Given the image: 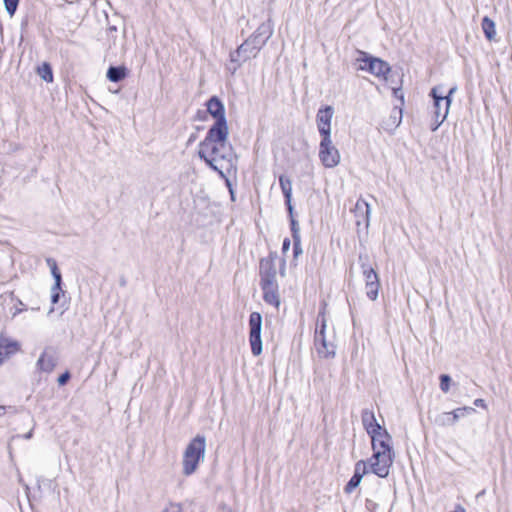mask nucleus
Returning a JSON list of instances; mask_svg holds the SVG:
<instances>
[{
  "mask_svg": "<svg viewBox=\"0 0 512 512\" xmlns=\"http://www.w3.org/2000/svg\"><path fill=\"white\" fill-rule=\"evenodd\" d=\"M229 128H226V134L223 132L222 136L213 134L208 130L205 138L199 143L198 156L201 160L213 170L224 177V173L215 164L217 160H225L231 162L233 157V148L228 142Z\"/></svg>",
  "mask_w": 512,
  "mask_h": 512,
  "instance_id": "1",
  "label": "nucleus"
},
{
  "mask_svg": "<svg viewBox=\"0 0 512 512\" xmlns=\"http://www.w3.org/2000/svg\"><path fill=\"white\" fill-rule=\"evenodd\" d=\"M278 257L276 251H270L267 257L259 261V285L263 292V300L266 304L279 309L281 299L279 286L276 279L277 271L275 261Z\"/></svg>",
  "mask_w": 512,
  "mask_h": 512,
  "instance_id": "2",
  "label": "nucleus"
},
{
  "mask_svg": "<svg viewBox=\"0 0 512 512\" xmlns=\"http://www.w3.org/2000/svg\"><path fill=\"white\" fill-rule=\"evenodd\" d=\"M371 445L373 454L369 459V467L378 477L386 478L395 456L391 440H378L373 436Z\"/></svg>",
  "mask_w": 512,
  "mask_h": 512,
  "instance_id": "3",
  "label": "nucleus"
},
{
  "mask_svg": "<svg viewBox=\"0 0 512 512\" xmlns=\"http://www.w3.org/2000/svg\"><path fill=\"white\" fill-rule=\"evenodd\" d=\"M326 302L321 303L316 321V329L314 335V345L320 357L334 358L336 354V346L333 342L328 341L326 337L327 319H326Z\"/></svg>",
  "mask_w": 512,
  "mask_h": 512,
  "instance_id": "4",
  "label": "nucleus"
},
{
  "mask_svg": "<svg viewBox=\"0 0 512 512\" xmlns=\"http://www.w3.org/2000/svg\"><path fill=\"white\" fill-rule=\"evenodd\" d=\"M206 449V437L196 435L187 445L183 453V474L192 475L198 468L201 461L204 460Z\"/></svg>",
  "mask_w": 512,
  "mask_h": 512,
  "instance_id": "5",
  "label": "nucleus"
},
{
  "mask_svg": "<svg viewBox=\"0 0 512 512\" xmlns=\"http://www.w3.org/2000/svg\"><path fill=\"white\" fill-rule=\"evenodd\" d=\"M439 87H433L430 91V96L433 99V108H434V124L431 126L432 131H436L439 126L446 119L449 108L452 103V95L456 92L457 87L454 86L449 89L447 95H443L442 93H438Z\"/></svg>",
  "mask_w": 512,
  "mask_h": 512,
  "instance_id": "6",
  "label": "nucleus"
},
{
  "mask_svg": "<svg viewBox=\"0 0 512 512\" xmlns=\"http://www.w3.org/2000/svg\"><path fill=\"white\" fill-rule=\"evenodd\" d=\"M206 107L207 114L215 119L213 125L208 129L211 130V136L213 134L219 137L222 136L223 132L226 133V128H228L224 103L218 96L213 95L207 100Z\"/></svg>",
  "mask_w": 512,
  "mask_h": 512,
  "instance_id": "7",
  "label": "nucleus"
},
{
  "mask_svg": "<svg viewBox=\"0 0 512 512\" xmlns=\"http://www.w3.org/2000/svg\"><path fill=\"white\" fill-rule=\"evenodd\" d=\"M360 57L356 59L359 62L358 70H363L371 73L376 77H386L391 71V66L388 62L381 58L374 57L371 54L358 50Z\"/></svg>",
  "mask_w": 512,
  "mask_h": 512,
  "instance_id": "8",
  "label": "nucleus"
},
{
  "mask_svg": "<svg viewBox=\"0 0 512 512\" xmlns=\"http://www.w3.org/2000/svg\"><path fill=\"white\" fill-rule=\"evenodd\" d=\"M262 324L263 317L261 313L254 311L249 315V343L254 356H259L263 351L261 338Z\"/></svg>",
  "mask_w": 512,
  "mask_h": 512,
  "instance_id": "9",
  "label": "nucleus"
},
{
  "mask_svg": "<svg viewBox=\"0 0 512 512\" xmlns=\"http://www.w3.org/2000/svg\"><path fill=\"white\" fill-rule=\"evenodd\" d=\"M258 55V51L255 46H251V44L246 39L241 45L237 47L236 50L231 51L229 54L230 64L232 66H228L227 69L234 74L246 61L251 58H255Z\"/></svg>",
  "mask_w": 512,
  "mask_h": 512,
  "instance_id": "10",
  "label": "nucleus"
},
{
  "mask_svg": "<svg viewBox=\"0 0 512 512\" xmlns=\"http://www.w3.org/2000/svg\"><path fill=\"white\" fill-rule=\"evenodd\" d=\"M319 159L326 168H334L339 164L340 153L332 144L331 136L321 138L319 144Z\"/></svg>",
  "mask_w": 512,
  "mask_h": 512,
  "instance_id": "11",
  "label": "nucleus"
},
{
  "mask_svg": "<svg viewBox=\"0 0 512 512\" xmlns=\"http://www.w3.org/2000/svg\"><path fill=\"white\" fill-rule=\"evenodd\" d=\"M273 31V25L271 21L268 20L261 23L255 32L247 38V40L251 46H255L259 53L273 35Z\"/></svg>",
  "mask_w": 512,
  "mask_h": 512,
  "instance_id": "12",
  "label": "nucleus"
},
{
  "mask_svg": "<svg viewBox=\"0 0 512 512\" xmlns=\"http://www.w3.org/2000/svg\"><path fill=\"white\" fill-rule=\"evenodd\" d=\"M334 114L332 106L321 107L316 115V123L321 138L331 136V120Z\"/></svg>",
  "mask_w": 512,
  "mask_h": 512,
  "instance_id": "13",
  "label": "nucleus"
},
{
  "mask_svg": "<svg viewBox=\"0 0 512 512\" xmlns=\"http://www.w3.org/2000/svg\"><path fill=\"white\" fill-rule=\"evenodd\" d=\"M279 184L284 196V202L289 216V221H292V219H296L294 206L292 204V181L289 177L281 175L279 177Z\"/></svg>",
  "mask_w": 512,
  "mask_h": 512,
  "instance_id": "14",
  "label": "nucleus"
},
{
  "mask_svg": "<svg viewBox=\"0 0 512 512\" xmlns=\"http://www.w3.org/2000/svg\"><path fill=\"white\" fill-rule=\"evenodd\" d=\"M352 212L354 213L356 219V225L359 227L361 224H364L365 228L367 229L370 222V205L363 198H359L354 208L352 209Z\"/></svg>",
  "mask_w": 512,
  "mask_h": 512,
  "instance_id": "15",
  "label": "nucleus"
},
{
  "mask_svg": "<svg viewBox=\"0 0 512 512\" xmlns=\"http://www.w3.org/2000/svg\"><path fill=\"white\" fill-rule=\"evenodd\" d=\"M20 343L0 335V365L20 350Z\"/></svg>",
  "mask_w": 512,
  "mask_h": 512,
  "instance_id": "16",
  "label": "nucleus"
},
{
  "mask_svg": "<svg viewBox=\"0 0 512 512\" xmlns=\"http://www.w3.org/2000/svg\"><path fill=\"white\" fill-rule=\"evenodd\" d=\"M402 115L403 112L400 107H393L389 117L382 121V128L389 133H393L396 130V128L400 125L402 121Z\"/></svg>",
  "mask_w": 512,
  "mask_h": 512,
  "instance_id": "17",
  "label": "nucleus"
},
{
  "mask_svg": "<svg viewBox=\"0 0 512 512\" xmlns=\"http://www.w3.org/2000/svg\"><path fill=\"white\" fill-rule=\"evenodd\" d=\"M361 421L367 434H375V431L380 430L382 426L377 422L374 412L370 409L362 410Z\"/></svg>",
  "mask_w": 512,
  "mask_h": 512,
  "instance_id": "18",
  "label": "nucleus"
},
{
  "mask_svg": "<svg viewBox=\"0 0 512 512\" xmlns=\"http://www.w3.org/2000/svg\"><path fill=\"white\" fill-rule=\"evenodd\" d=\"M57 365V357L54 353H50L45 350L37 360V366L39 370L50 373L54 370Z\"/></svg>",
  "mask_w": 512,
  "mask_h": 512,
  "instance_id": "19",
  "label": "nucleus"
},
{
  "mask_svg": "<svg viewBox=\"0 0 512 512\" xmlns=\"http://www.w3.org/2000/svg\"><path fill=\"white\" fill-rule=\"evenodd\" d=\"M290 230L293 239V257L296 259L303 253L300 226L296 219H292V221H290Z\"/></svg>",
  "mask_w": 512,
  "mask_h": 512,
  "instance_id": "20",
  "label": "nucleus"
},
{
  "mask_svg": "<svg viewBox=\"0 0 512 512\" xmlns=\"http://www.w3.org/2000/svg\"><path fill=\"white\" fill-rule=\"evenodd\" d=\"M129 74V70L124 65L110 66L107 70L106 77L113 83L124 80Z\"/></svg>",
  "mask_w": 512,
  "mask_h": 512,
  "instance_id": "21",
  "label": "nucleus"
},
{
  "mask_svg": "<svg viewBox=\"0 0 512 512\" xmlns=\"http://www.w3.org/2000/svg\"><path fill=\"white\" fill-rule=\"evenodd\" d=\"M359 261L362 269V274L365 278V283L380 282L378 273L371 265L363 261L362 255L359 256Z\"/></svg>",
  "mask_w": 512,
  "mask_h": 512,
  "instance_id": "22",
  "label": "nucleus"
},
{
  "mask_svg": "<svg viewBox=\"0 0 512 512\" xmlns=\"http://www.w3.org/2000/svg\"><path fill=\"white\" fill-rule=\"evenodd\" d=\"M481 27L487 40L492 41L496 36L495 22L488 16L482 18Z\"/></svg>",
  "mask_w": 512,
  "mask_h": 512,
  "instance_id": "23",
  "label": "nucleus"
},
{
  "mask_svg": "<svg viewBox=\"0 0 512 512\" xmlns=\"http://www.w3.org/2000/svg\"><path fill=\"white\" fill-rule=\"evenodd\" d=\"M37 73L39 77L45 82H53L54 76L52 66L50 65V63L43 62L42 65L37 68Z\"/></svg>",
  "mask_w": 512,
  "mask_h": 512,
  "instance_id": "24",
  "label": "nucleus"
},
{
  "mask_svg": "<svg viewBox=\"0 0 512 512\" xmlns=\"http://www.w3.org/2000/svg\"><path fill=\"white\" fill-rule=\"evenodd\" d=\"M455 417L456 416L452 415V411L451 412H443L436 417L435 422L441 426H452L456 423Z\"/></svg>",
  "mask_w": 512,
  "mask_h": 512,
  "instance_id": "25",
  "label": "nucleus"
},
{
  "mask_svg": "<svg viewBox=\"0 0 512 512\" xmlns=\"http://www.w3.org/2000/svg\"><path fill=\"white\" fill-rule=\"evenodd\" d=\"M366 286V296L371 300L375 301L378 298V293L380 289V282L373 283H365Z\"/></svg>",
  "mask_w": 512,
  "mask_h": 512,
  "instance_id": "26",
  "label": "nucleus"
},
{
  "mask_svg": "<svg viewBox=\"0 0 512 512\" xmlns=\"http://www.w3.org/2000/svg\"><path fill=\"white\" fill-rule=\"evenodd\" d=\"M362 478L363 477L361 476V474H353V476L345 485L344 492L347 494L352 493L360 485Z\"/></svg>",
  "mask_w": 512,
  "mask_h": 512,
  "instance_id": "27",
  "label": "nucleus"
},
{
  "mask_svg": "<svg viewBox=\"0 0 512 512\" xmlns=\"http://www.w3.org/2000/svg\"><path fill=\"white\" fill-rule=\"evenodd\" d=\"M46 263H47V265L50 268L51 275H52L54 281H61L62 274H61V272H60V270L58 268L56 260L53 259V258H47L46 259Z\"/></svg>",
  "mask_w": 512,
  "mask_h": 512,
  "instance_id": "28",
  "label": "nucleus"
},
{
  "mask_svg": "<svg viewBox=\"0 0 512 512\" xmlns=\"http://www.w3.org/2000/svg\"><path fill=\"white\" fill-rule=\"evenodd\" d=\"M475 412V409L473 407L464 406L460 408H456L452 411V415L455 417V422H457L460 418L465 417L469 414H472Z\"/></svg>",
  "mask_w": 512,
  "mask_h": 512,
  "instance_id": "29",
  "label": "nucleus"
},
{
  "mask_svg": "<svg viewBox=\"0 0 512 512\" xmlns=\"http://www.w3.org/2000/svg\"><path fill=\"white\" fill-rule=\"evenodd\" d=\"M6 12L10 15V17L14 16L20 0H3Z\"/></svg>",
  "mask_w": 512,
  "mask_h": 512,
  "instance_id": "30",
  "label": "nucleus"
},
{
  "mask_svg": "<svg viewBox=\"0 0 512 512\" xmlns=\"http://www.w3.org/2000/svg\"><path fill=\"white\" fill-rule=\"evenodd\" d=\"M371 438V441H373V436L377 438L378 440H392L391 435L388 433L386 428L381 426V429L378 431H375V434H368Z\"/></svg>",
  "mask_w": 512,
  "mask_h": 512,
  "instance_id": "31",
  "label": "nucleus"
},
{
  "mask_svg": "<svg viewBox=\"0 0 512 512\" xmlns=\"http://www.w3.org/2000/svg\"><path fill=\"white\" fill-rule=\"evenodd\" d=\"M368 464L369 462L367 463L364 460H359L358 462H356L354 467V474L358 473L361 474V476L363 477L365 474L368 473Z\"/></svg>",
  "mask_w": 512,
  "mask_h": 512,
  "instance_id": "32",
  "label": "nucleus"
},
{
  "mask_svg": "<svg viewBox=\"0 0 512 512\" xmlns=\"http://www.w3.org/2000/svg\"><path fill=\"white\" fill-rule=\"evenodd\" d=\"M439 379H440V389L444 393H447L450 389V384L452 381L451 377L448 374H441Z\"/></svg>",
  "mask_w": 512,
  "mask_h": 512,
  "instance_id": "33",
  "label": "nucleus"
},
{
  "mask_svg": "<svg viewBox=\"0 0 512 512\" xmlns=\"http://www.w3.org/2000/svg\"><path fill=\"white\" fill-rule=\"evenodd\" d=\"M71 378V374L69 371H65L64 373L60 374L58 379H57V382L59 384V386H64L68 383V381L70 380Z\"/></svg>",
  "mask_w": 512,
  "mask_h": 512,
  "instance_id": "34",
  "label": "nucleus"
},
{
  "mask_svg": "<svg viewBox=\"0 0 512 512\" xmlns=\"http://www.w3.org/2000/svg\"><path fill=\"white\" fill-rule=\"evenodd\" d=\"M62 284H63V281H54V284L53 286L51 287V293H58V294H63L65 293V291L62 289Z\"/></svg>",
  "mask_w": 512,
  "mask_h": 512,
  "instance_id": "35",
  "label": "nucleus"
},
{
  "mask_svg": "<svg viewBox=\"0 0 512 512\" xmlns=\"http://www.w3.org/2000/svg\"><path fill=\"white\" fill-rule=\"evenodd\" d=\"M378 506L379 505L371 499H366L365 501V507L370 512H376Z\"/></svg>",
  "mask_w": 512,
  "mask_h": 512,
  "instance_id": "36",
  "label": "nucleus"
},
{
  "mask_svg": "<svg viewBox=\"0 0 512 512\" xmlns=\"http://www.w3.org/2000/svg\"><path fill=\"white\" fill-rule=\"evenodd\" d=\"M162 512H182L181 504L171 503L169 507L165 508Z\"/></svg>",
  "mask_w": 512,
  "mask_h": 512,
  "instance_id": "37",
  "label": "nucleus"
},
{
  "mask_svg": "<svg viewBox=\"0 0 512 512\" xmlns=\"http://www.w3.org/2000/svg\"><path fill=\"white\" fill-rule=\"evenodd\" d=\"M207 119V111L198 110L194 116V120L205 121Z\"/></svg>",
  "mask_w": 512,
  "mask_h": 512,
  "instance_id": "38",
  "label": "nucleus"
},
{
  "mask_svg": "<svg viewBox=\"0 0 512 512\" xmlns=\"http://www.w3.org/2000/svg\"><path fill=\"white\" fill-rule=\"evenodd\" d=\"M291 241L289 238H284L282 243V252L285 254L290 249Z\"/></svg>",
  "mask_w": 512,
  "mask_h": 512,
  "instance_id": "39",
  "label": "nucleus"
},
{
  "mask_svg": "<svg viewBox=\"0 0 512 512\" xmlns=\"http://www.w3.org/2000/svg\"><path fill=\"white\" fill-rule=\"evenodd\" d=\"M474 405L481 408H487L486 402L484 399L478 398L474 400Z\"/></svg>",
  "mask_w": 512,
  "mask_h": 512,
  "instance_id": "40",
  "label": "nucleus"
},
{
  "mask_svg": "<svg viewBox=\"0 0 512 512\" xmlns=\"http://www.w3.org/2000/svg\"><path fill=\"white\" fill-rule=\"evenodd\" d=\"M62 294H58V293H51V303L52 305H55L59 302L60 300V297H61Z\"/></svg>",
  "mask_w": 512,
  "mask_h": 512,
  "instance_id": "41",
  "label": "nucleus"
},
{
  "mask_svg": "<svg viewBox=\"0 0 512 512\" xmlns=\"http://www.w3.org/2000/svg\"><path fill=\"white\" fill-rule=\"evenodd\" d=\"M219 509L221 512H234L230 506H228L226 503H221L219 505Z\"/></svg>",
  "mask_w": 512,
  "mask_h": 512,
  "instance_id": "42",
  "label": "nucleus"
},
{
  "mask_svg": "<svg viewBox=\"0 0 512 512\" xmlns=\"http://www.w3.org/2000/svg\"><path fill=\"white\" fill-rule=\"evenodd\" d=\"M197 137H198V136H197V133H192V134L189 136L188 140H187L186 146L188 147V146H190L192 143H194V142L196 141Z\"/></svg>",
  "mask_w": 512,
  "mask_h": 512,
  "instance_id": "43",
  "label": "nucleus"
},
{
  "mask_svg": "<svg viewBox=\"0 0 512 512\" xmlns=\"http://www.w3.org/2000/svg\"><path fill=\"white\" fill-rule=\"evenodd\" d=\"M285 269H286V261L285 259H282L281 260V263H280V268H279V273L284 276L285 275Z\"/></svg>",
  "mask_w": 512,
  "mask_h": 512,
  "instance_id": "44",
  "label": "nucleus"
},
{
  "mask_svg": "<svg viewBox=\"0 0 512 512\" xmlns=\"http://www.w3.org/2000/svg\"><path fill=\"white\" fill-rule=\"evenodd\" d=\"M6 413H12V414H15L17 413V408L15 406H6Z\"/></svg>",
  "mask_w": 512,
  "mask_h": 512,
  "instance_id": "45",
  "label": "nucleus"
},
{
  "mask_svg": "<svg viewBox=\"0 0 512 512\" xmlns=\"http://www.w3.org/2000/svg\"><path fill=\"white\" fill-rule=\"evenodd\" d=\"M453 512H466V510L462 505L458 504L455 506V509Z\"/></svg>",
  "mask_w": 512,
  "mask_h": 512,
  "instance_id": "46",
  "label": "nucleus"
},
{
  "mask_svg": "<svg viewBox=\"0 0 512 512\" xmlns=\"http://www.w3.org/2000/svg\"><path fill=\"white\" fill-rule=\"evenodd\" d=\"M229 194H230L231 201L235 202V200H236V195H235V190H234V188H230Z\"/></svg>",
  "mask_w": 512,
  "mask_h": 512,
  "instance_id": "47",
  "label": "nucleus"
},
{
  "mask_svg": "<svg viewBox=\"0 0 512 512\" xmlns=\"http://www.w3.org/2000/svg\"><path fill=\"white\" fill-rule=\"evenodd\" d=\"M108 33L116 32L117 27L115 25H110L107 29Z\"/></svg>",
  "mask_w": 512,
  "mask_h": 512,
  "instance_id": "48",
  "label": "nucleus"
},
{
  "mask_svg": "<svg viewBox=\"0 0 512 512\" xmlns=\"http://www.w3.org/2000/svg\"><path fill=\"white\" fill-rule=\"evenodd\" d=\"M224 178H225L226 186H227L228 190L230 191V188H233L232 183H231V181H230L228 178H226L225 176H224Z\"/></svg>",
  "mask_w": 512,
  "mask_h": 512,
  "instance_id": "49",
  "label": "nucleus"
},
{
  "mask_svg": "<svg viewBox=\"0 0 512 512\" xmlns=\"http://www.w3.org/2000/svg\"><path fill=\"white\" fill-rule=\"evenodd\" d=\"M6 409H7L6 406H4V405L0 406V417L6 413Z\"/></svg>",
  "mask_w": 512,
  "mask_h": 512,
  "instance_id": "50",
  "label": "nucleus"
},
{
  "mask_svg": "<svg viewBox=\"0 0 512 512\" xmlns=\"http://www.w3.org/2000/svg\"><path fill=\"white\" fill-rule=\"evenodd\" d=\"M31 437H32V431H29L28 433L25 434L26 439H29Z\"/></svg>",
  "mask_w": 512,
  "mask_h": 512,
  "instance_id": "51",
  "label": "nucleus"
},
{
  "mask_svg": "<svg viewBox=\"0 0 512 512\" xmlns=\"http://www.w3.org/2000/svg\"><path fill=\"white\" fill-rule=\"evenodd\" d=\"M25 309H26L25 307H24V308L16 309V312L14 313V315H16V314H18V313L22 312V311H23V310H25Z\"/></svg>",
  "mask_w": 512,
  "mask_h": 512,
  "instance_id": "52",
  "label": "nucleus"
},
{
  "mask_svg": "<svg viewBox=\"0 0 512 512\" xmlns=\"http://www.w3.org/2000/svg\"><path fill=\"white\" fill-rule=\"evenodd\" d=\"M120 284H121L122 286H124V285L126 284L125 279H121Z\"/></svg>",
  "mask_w": 512,
  "mask_h": 512,
  "instance_id": "53",
  "label": "nucleus"
},
{
  "mask_svg": "<svg viewBox=\"0 0 512 512\" xmlns=\"http://www.w3.org/2000/svg\"><path fill=\"white\" fill-rule=\"evenodd\" d=\"M18 303H19V307L24 306V304L22 303V301H21V300H18Z\"/></svg>",
  "mask_w": 512,
  "mask_h": 512,
  "instance_id": "54",
  "label": "nucleus"
},
{
  "mask_svg": "<svg viewBox=\"0 0 512 512\" xmlns=\"http://www.w3.org/2000/svg\"><path fill=\"white\" fill-rule=\"evenodd\" d=\"M18 303H19V307L24 306V304L22 303V301H21V300H18Z\"/></svg>",
  "mask_w": 512,
  "mask_h": 512,
  "instance_id": "55",
  "label": "nucleus"
},
{
  "mask_svg": "<svg viewBox=\"0 0 512 512\" xmlns=\"http://www.w3.org/2000/svg\"><path fill=\"white\" fill-rule=\"evenodd\" d=\"M202 129H203V127H200V126H197V127H196V130H197V131H200V130H202Z\"/></svg>",
  "mask_w": 512,
  "mask_h": 512,
  "instance_id": "56",
  "label": "nucleus"
}]
</instances>
